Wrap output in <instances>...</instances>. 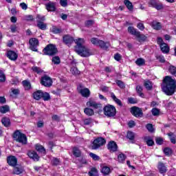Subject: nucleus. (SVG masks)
I'll return each instance as SVG.
<instances>
[{"mask_svg": "<svg viewBox=\"0 0 176 176\" xmlns=\"http://www.w3.org/2000/svg\"><path fill=\"white\" fill-rule=\"evenodd\" d=\"M162 91L166 96H173L176 91V80L171 76H166L163 81Z\"/></svg>", "mask_w": 176, "mask_h": 176, "instance_id": "1", "label": "nucleus"}, {"mask_svg": "<svg viewBox=\"0 0 176 176\" xmlns=\"http://www.w3.org/2000/svg\"><path fill=\"white\" fill-rule=\"evenodd\" d=\"M13 138L16 142H19V144H21L22 145H27V135L20 131H16L14 133Z\"/></svg>", "mask_w": 176, "mask_h": 176, "instance_id": "2", "label": "nucleus"}, {"mask_svg": "<svg viewBox=\"0 0 176 176\" xmlns=\"http://www.w3.org/2000/svg\"><path fill=\"white\" fill-rule=\"evenodd\" d=\"M91 43L95 46H99V47H101V49H104V50H107V49L111 46L109 43H105L102 40H100L98 38L94 37L91 38Z\"/></svg>", "mask_w": 176, "mask_h": 176, "instance_id": "3", "label": "nucleus"}, {"mask_svg": "<svg viewBox=\"0 0 176 176\" xmlns=\"http://www.w3.org/2000/svg\"><path fill=\"white\" fill-rule=\"evenodd\" d=\"M107 141L103 138L95 139L91 144V148L94 150L100 149L101 146L105 145Z\"/></svg>", "mask_w": 176, "mask_h": 176, "instance_id": "4", "label": "nucleus"}, {"mask_svg": "<svg viewBox=\"0 0 176 176\" xmlns=\"http://www.w3.org/2000/svg\"><path fill=\"white\" fill-rule=\"evenodd\" d=\"M104 113L106 116H108V118H113V116H115L116 115V108L113 107V105H107L103 109Z\"/></svg>", "mask_w": 176, "mask_h": 176, "instance_id": "5", "label": "nucleus"}, {"mask_svg": "<svg viewBox=\"0 0 176 176\" xmlns=\"http://www.w3.org/2000/svg\"><path fill=\"white\" fill-rule=\"evenodd\" d=\"M43 53L45 56H54L57 53V48L56 45L50 44L44 48Z\"/></svg>", "mask_w": 176, "mask_h": 176, "instance_id": "6", "label": "nucleus"}, {"mask_svg": "<svg viewBox=\"0 0 176 176\" xmlns=\"http://www.w3.org/2000/svg\"><path fill=\"white\" fill-rule=\"evenodd\" d=\"M36 19L37 27L40 30L45 31V30H46L47 27V25L43 23V21H45V16L41 15H37Z\"/></svg>", "mask_w": 176, "mask_h": 176, "instance_id": "7", "label": "nucleus"}, {"mask_svg": "<svg viewBox=\"0 0 176 176\" xmlns=\"http://www.w3.org/2000/svg\"><path fill=\"white\" fill-rule=\"evenodd\" d=\"M76 52L79 56H81V57H89V56L91 55L90 50L86 46L82 47L80 50L78 49Z\"/></svg>", "mask_w": 176, "mask_h": 176, "instance_id": "8", "label": "nucleus"}, {"mask_svg": "<svg viewBox=\"0 0 176 176\" xmlns=\"http://www.w3.org/2000/svg\"><path fill=\"white\" fill-rule=\"evenodd\" d=\"M148 6H151V8H155V9H157V10H162V9H163L164 8L163 4L157 0H151L148 2Z\"/></svg>", "mask_w": 176, "mask_h": 176, "instance_id": "9", "label": "nucleus"}, {"mask_svg": "<svg viewBox=\"0 0 176 176\" xmlns=\"http://www.w3.org/2000/svg\"><path fill=\"white\" fill-rule=\"evenodd\" d=\"M29 43L30 45L31 50H32L33 52H38V49H36V47H38L39 45V41L37 38H30L29 41Z\"/></svg>", "mask_w": 176, "mask_h": 176, "instance_id": "10", "label": "nucleus"}, {"mask_svg": "<svg viewBox=\"0 0 176 176\" xmlns=\"http://www.w3.org/2000/svg\"><path fill=\"white\" fill-rule=\"evenodd\" d=\"M131 113L135 118H142L143 115L142 110L137 107L131 108Z\"/></svg>", "mask_w": 176, "mask_h": 176, "instance_id": "11", "label": "nucleus"}, {"mask_svg": "<svg viewBox=\"0 0 176 176\" xmlns=\"http://www.w3.org/2000/svg\"><path fill=\"white\" fill-rule=\"evenodd\" d=\"M52 83H53V81H52V78H50V77L47 76L42 77L41 85H43V86H45V87H50Z\"/></svg>", "mask_w": 176, "mask_h": 176, "instance_id": "12", "label": "nucleus"}, {"mask_svg": "<svg viewBox=\"0 0 176 176\" xmlns=\"http://www.w3.org/2000/svg\"><path fill=\"white\" fill-rule=\"evenodd\" d=\"M75 43H76V52L80 49H82V47H85V39L83 38H78L76 40H74Z\"/></svg>", "mask_w": 176, "mask_h": 176, "instance_id": "13", "label": "nucleus"}, {"mask_svg": "<svg viewBox=\"0 0 176 176\" xmlns=\"http://www.w3.org/2000/svg\"><path fill=\"white\" fill-rule=\"evenodd\" d=\"M7 162L9 166L14 167L17 165V158L13 155H10L7 158Z\"/></svg>", "mask_w": 176, "mask_h": 176, "instance_id": "14", "label": "nucleus"}, {"mask_svg": "<svg viewBox=\"0 0 176 176\" xmlns=\"http://www.w3.org/2000/svg\"><path fill=\"white\" fill-rule=\"evenodd\" d=\"M74 37L69 35H65L63 36V42L67 46H71V44L74 43Z\"/></svg>", "mask_w": 176, "mask_h": 176, "instance_id": "15", "label": "nucleus"}, {"mask_svg": "<svg viewBox=\"0 0 176 176\" xmlns=\"http://www.w3.org/2000/svg\"><path fill=\"white\" fill-rule=\"evenodd\" d=\"M28 156L30 159H32V160H34V162H38L39 161V155H38L36 152H35L34 151H28Z\"/></svg>", "mask_w": 176, "mask_h": 176, "instance_id": "16", "label": "nucleus"}, {"mask_svg": "<svg viewBox=\"0 0 176 176\" xmlns=\"http://www.w3.org/2000/svg\"><path fill=\"white\" fill-rule=\"evenodd\" d=\"M107 148L110 152H116L118 151V144H116V142L111 141L109 142Z\"/></svg>", "mask_w": 176, "mask_h": 176, "instance_id": "17", "label": "nucleus"}, {"mask_svg": "<svg viewBox=\"0 0 176 176\" xmlns=\"http://www.w3.org/2000/svg\"><path fill=\"white\" fill-rule=\"evenodd\" d=\"M7 57H8V58L12 61H16L19 57V55H17V54L14 51L10 50L7 52Z\"/></svg>", "mask_w": 176, "mask_h": 176, "instance_id": "18", "label": "nucleus"}, {"mask_svg": "<svg viewBox=\"0 0 176 176\" xmlns=\"http://www.w3.org/2000/svg\"><path fill=\"white\" fill-rule=\"evenodd\" d=\"M45 8L48 12H55L56 10V3L50 1L45 4Z\"/></svg>", "mask_w": 176, "mask_h": 176, "instance_id": "19", "label": "nucleus"}, {"mask_svg": "<svg viewBox=\"0 0 176 176\" xmlns=\"http://www.w3.org/2000/svg\"><path fill=\"white\" fill-rule=\"evenodd\" d=\"M78 90L82 97H89L90 96V90L87 88L80 89L78 87Z\"/></svg>", "mask_w": 176, "mask_h": 176, "instance_id": "20", "label": "nucleus"}, {"mask_svg": "<svg viewBox=\"0 0 176 176\" xmlns=\"http://www.w3.org/2000/svg\"><path fill=\"white\" fill-rule=\"evenodd\" d=\"M24 172V168L21 166H14L13 174L16 175H20V174H23Z\"/></svg>", "mask_w": 176, "mask_h": 176, "instance_id": "21", "label": "nucleus"}, {"mask_svg": "<svg viewBox=\"0 0 176 176\" xmlns=\"http://www.w3.org/2000/svg\"><path fill=\"white\" fill-rule=\"evenodd\" d=\"M101 104L93 101L89 100L87 102V107H91L92 108H94L95 109H97L98 108H100Z\"/></svg>", "mask_w": 176, "mask_h": 176, "instance_id": "22", "label": "nucleus"}, {"mask_svg": "<svg viewBox=\"0 0 176 176\" xmlns=\"http://www.w3.org/2000/svg\"><path fill=\"white\" fill-rule=\"evenodd\" d=\"M158 169L161 174H164V173H167V168H166V166H164V164H163L162 162H160L158 164Z\"/></svg>", "mask_w": 176, "mask_h": 176, "instance_id": "23", "label": "nucleus"}, {"mask_svg": "<svg viewBox=\"0 0 176 176\" xmlns=\"http://www.w3.org/2000/svg\"><path fill=\"white\" fill-rule=\"evenodd\" d=\"M151 27L157 31H159V30H162V24L156 21H153L151 23Z\"/></svg>", "mask_w": 176, "mask_h": 176, "instance_id": "24", "label": "nucleus"}, {"mask_svg": "<svg viewBox=\"0 0 176 176\" xmlns=\"http://www.w3.org/2000/svg\"><path fill=\"white\" fill-rule=\"evenodd\" d=\"M42 96H43V92H42V91L38 90L33 93V98L34 100H41V98H42Z\"/></svg>", "mask_w": 176, "mask_h": 176, "instance_id": "25", "label": "nucleus"}, {"mask_svg": "<svg viewBox=\"0 0 176 176\" xmlns=\"http://www.w3.org/2000/svg\"><path fill=\"white\" fill-rule=\"evenodd\" d=\"M160 47L162 53H168V52H170V47H168V45H167V44H166L165 43L161 44Z\"/></svg>", "mask_w": 176, "mask_h": 176, "instance_id": "26", "label": "nucleus"}, {"mask_svg": "<svg viewBox=\"0 0 176 176\" xmlns=\"http://www.w3.org/2000/svg\"><path fill=\"white\" fill-rule=\"evenodd\" d=\"M1 123L5 127H9L10 126V119L7 117H4L1 119Z\"/></svg>", "mask_w": 176, "mask_h": 176, "instance_id": "27", "label": "nucleus"}, {"mask_svg": "<svg viewBox=\"0 0 176 176\" xmlns=\"http://www.w3.org/2000/svg\"><path fill=\"white\" fill-rule=\"evenodd\" d=\"M135 36L138 38V42H144V41H146V36L141 34L140 32L136 34Z\"/></svg>", "mask_w": 176, "mask_h": 176, "instance_id": "28", "label": "nucleus"}, {"mask_svg": "<svg viewBox=\"0 0 176 176\" xmlns=\"http://www.w3.org/2000/svg\"><path fill=\"white\" fill-rule=\"evenodd\" d=\"M36 149L40 153H42L43 155H46V150L45 149V147H43L41 145L36 144Z\"/></svg>", "mask_w": 176, "mask_h": 176, "instance_id": "29", "label": "nucleus"}, {"mask_svg": "<svg viewBox=\"0 0 176 176\" xmlns=\"http://www.w3.org/2000/svg\"><path fill=\"white\" fill-rule=\"evenodd\" d=\"M101 173L103 175H109L111 173V168L108 166H103L102 168Z\"/></svg>", "mask_w": 176, "mask_h": 176, "instance_id": "30", "label": "nucleus"}, {"mask_svg": "<svg viewBox=\"0 0 176 176\" xmlns=\"http://www.w3.org/2000/svg\"><path fill=\"white\" fill-rule=\"evenodd\" d=\"M128 32H129V34H131V35H135V36H136L140 32L137 31V30H135V28H134L133 27L129 26L128 28Z\"/></svg>", "mask_w": 176, "mask_h": 176, "instance_id": "31", "label": "nucleus"}, {"mask_svg": "<svg viewBox=\"0 0 176 176\" xmlns=\"http://www.w3.org/2000/svg\"><path fill=\"white\" fill-rule=\"evenodd\" d=\"M88 174L89 176H98V170L96 168H91Z\"/></svg>", "mask_w": 176, "mask_h": 176, "instance_id": "32", "label": "nucleus"}, {"mask_svg": "<svg viewBox=\"0 0 176 176\" xmlns=\"http://www.w3.org/2000/svg\"><path fill=\"white\" fill-rule=\"evenodd\" d=\"M124 3L125 6H126L127 9H129V10H133L134 9V7L133 6V3L130 2V1L125 0L124 1Z\"/></svg>", "mask_w": 176, "mask_h": 176, "instance_id": "33", "label": "nucleus"}, {"mask_svg": "<svg viewBox=\"0 0 176 176\" xmlns=\"http://www.w3.org/2000/svg\"><path fill=\"white\" fill-rule=\"evenodd\" d=\"M111 97L113 100V101H115V102L118 104V105H119L120 107H122V101H120L119 99H118V98H116V96H115V94L111 93Z\"/></svg>", "mask_w": 176, "mask_h": 176, "instance_id": "34", "label": "nucleus"}, {"mask_svg": "<svg viewBox=\"0 0 176 176\" xmlns=\"http://www.w3.org/2000/svg\"><path fill=\"white\" fill-rule=\"evenodd\" d=\"M84 112L85 115H87L88 116H91L94 115V110L90 109V108H85L84 109Z\"/></svg>", "mask_w": 176, "mask_h": 176, "instance_id": "35", "label": "nucleus"}, {"mask_svg": "<svg viewBox=\"0 0 176 176\" xmlns=\"http://www.w3.org/2000/svg\"><path fill=\"white\" fill-rule=\"evenodd\" d=\"M135 64L139 67H142V65H145V59L141 58H138L135 61Z\"/></svg>", "mask_w": 176, "mask_h": 176, "instance_id": "36", "label": "nucleus"}, {"mask_svg": "<svg viewBox=\"0 0 176 176\" xmlns=\"http://www.w3.org/2000/svg\"><path fill=\"white\" fill-rule=\"evenodd\" d=\"M118 160L119 163H123L126 160V155L121 153L118 156Z\"/></svg>", "mask_w": 176, "mask_h": 176, "instance_id": "37", "label": "nucleus"}, {"mask_svg": "<svg viewBox=\"0 0 176 176\" xmlns=\"http://www.w3.org/2000/svg\"><path fill=\"white\" fill-rule=\"evenodd\" d=\"M10 108L8 105H4L0 107L1 113H6V112H9Z\"/></svg>", "mask_w": 176, "mask_h": 176, "instance_id": "38", "label": "nucleus"}, {"mask_svg": "<svg viewBox=\"0 0 176 176\" xmlns=\"http://www.w3.org/2000/svg\"><path fill=\"white\" fill-rule=\"evenodd\" d=\"M22 83L25 88V90H30V89H31V83H30L29 81L23 80Z\"/></svg>", "mask_w": 176, "mask_h": 176, "instance_id": "39", "label": "nucleus"}, {"mask_svg": "<svg viewBox=\"0 0 176 176\" xmlns=\"http://www.w3.org/2000/svg\"><path fill=\"white\" fill-rule=\"evenodd\" d=\"M136 91L140 96V97H142V98H144V94H142V87L138 85L136 87Z\"/></svg>", "mask_w": 176, "mask_h": 176, "instance_id": "40", "label": "nucleus"}, {"mask_svg": "<svg viewBox=\"0 0 176 176\" xmlns=\"http://www.w3.org/2000/svg\"><path fill=\"white\" fill-rule=\"evenodd\" d=\"M168 135L170 137V140L172 142V144H175L176 142V135H174L173 133H168Z\"/></svg>", "mask_w": 176, "mask_h": 176, "instance_id": "41", "label": "nucleus"}, {"mask_svg": "<svg viewBox=\"0 0 176 176\" xmlns=\"http://www.w3.org/2000/svg\"><path fill=\"white\" fill-rule=\"evenodd\" d=\"M73 155H74L76 157H80V150H79V148H78L77 147H74L73 148Z\"/></svg>", "mask_w": 176, "mask_h": 176, "instance_id": "42", "label": "nucleus"}, {"mask_svg": "<svg viewBox=\"0 0 176 176\" xmlns=\"http://www.w3.org/2000/svg\"><path fill=\"white\" fill-rule=\"evenodd\" d=\"M144 87L147 90H151L152 89V82L150 80H146L144 81Z\"/></svg>", "mask_w": 176, "mask_h": 176, "instance_id": "43", "label": "nucleus"}, {"mask_svg": "<svg viewBox=\"0 0 176 176\" xmlns=\"http://www.w3.org/2000/svg\"><path fill=\"white\" fill-rule=\"evenodd\" d=\"M145 141L148 146H152L155 144V142L150 138H145Z\"/></svg>", "mask_w": 176, "mask_h": 176, "instance_id": "44", "label": "nucleus"}, {"mask_svg": "<svg viewBox=\"0 0 176 176\" xmlns=\"http://www.w3.org/2000/svg\"><path fill=\"white\" fill-rule=\"evenodd\" d=\"M42 98H43L44 101H49L50 100V95L47 92H43Z\"/></svg>", "mask_w": 176, "mask_h": 176, "instance_id": "45", "label": "nucleus"}, {"mask_svg": "<svg viewBox=\"0 0 176 176\" xmlns=\"http://www.w3.org/2000/svg\"><path fill=\"white\" fill-rule=\"evenodd\" d=\"M169 72L171 74V75H174V76H176V67L173 65L170 66Z\"/></svg>", "mask_w": 176, "mask_h": 176, "instance_id": "46", "label": "nucleus"}, {"mask_svg": "<svg viewBox=\"0 0 176 176\" xmlns=\"http://www.w3.org/2000/svg\"><path fill=\"white\" fill-rule=\"evenodd\" d=\"M6 80V76L2 71H0V82L3 83Z\"/></svg>", "mask_w": 176, "mask_h": 176, "instance_id": "47", "label": "nucleus"}, {"mask_svg": "<svg viewBox=\"0 0 176 176\" xmlns=\"http://www.w3.org/2000/svg\"><path fill=\"white\" fill-rule=\"evenodd\" d=\"M89 156H90V157H91L93 159V160H95V161L100 160V156H98L93 153H90Z\"/></svg>", "mask_w": 176, "mask_h": 176, "instance_id": "48", "label": "nucleus"}, {"mask_svg": "<svg viewBox=\"0 0 176 176\" xmlns=\"http://www.w3.org/2000/svg\"><path fill=\"white\" fill-rule=\"evenodd\" d=\"M52 63H54V64H60V57L58 56H54L52 58Z\"/></svg>", "mask_w": 176, "mask_h": 176, "instance_id": "49", "label": "nucleus"}, {"mask_svg": "<svg viewBox=\"0 0 176 176\" xmlns=\"http://www.w3.org/2000/svg\"><path fill=\"white\" fill-rule=\"evenodd\" d=\"M116 83L120 87V89H124V82H123L122 80H117Z\"/></svg>", "mask_w": 176, "mask_h": 176, "instance_id": "50", "label": "nucleus"}, {"mask_svg": "<svg viewBox=\"0 0 176 176\" xmlns=\"http://www.w3.org/2000/svg\"><path fill=\"white\" fill-rule=\"evenodd\" d=\"M71 72L73 75H79L80 72L76 67H72L71 69Z\"/></svg>", "mask_w": 176, "mask_h": 176, "instance_id": "51", "label": "nucleus"}, {"mask_svg": "<svg viewBox=\"0 0 176 176\" xmlns=\"http://www.w3.org/2000/svg\"><path fill=\"white\" fill-rule=\"evenodd\" d=\"M128 102L129 104H137L138 102V100H137V99L134 98H129Z\"/></svg>", "mask_w": 176, "mask_h": 176, "instance_id": "52", "label": "nucleus"}, {"mask_svg": "<svg viewBox=\"0 0 176 176\" xmlns=\"http://www.w3.org/2000/svg\"><path fill=\"white\" fill-rule=\"evenodd\" d=\"M126 138H129V140H134V133L132 131H128L126 134Z\"/></svg>", "mask_w": 176, "mask_h": 176, "instance_id": "53", "label": "nucleus"}, {"mask_svg": "<svg viewBox=\"0 0 176 176\" xmlns=\"http://www.w3.org/2000/svg\"><path fill=\"white\" fill-rule=\"evenodd\" d=\"M32 69L34 72H36V74H42L43 72V70L38 67H33Z\"/></svg>", "mask_w": 176, "mask_h": 176, "instance_id": "54", "label": "nucleus"}, {"mask_svg": "<svg viewBox=\"0 0 176 176\" xmlns=\"http://www.w3.org/2000/svg\"><path fill=\"white\" fill-rule=\"evenodd\" d=\"M52 164H54V166H58V164H60V160H58V158H53L52 160Z\"/></svg>", "mask_w": 176, "mask_h": 176, "instance_id": "55", "label": "nucleus"}, {"mask_svg": "<svg viewBox=\"0 0 176 176\" xmlns=\"http://www.w3.org/2000/svg\"><path fill=\"white\" fill-rule=\"evenodd\" d=\"M151 112H152L153 116H157V115H159L160 111H159V109H157L156 108H153V109H152Z\"/></svg>", "mask_w": 176, "mask_h": 176, "instance_id": "56", "label": "nucleus"}, {"mask_svg": "<svg viewBox=\"0 0 176 176\" xmlns=\"http://www.w3.org/2000/svg\"><path fill=\"white\" fill-rule=\"evenodd\" d=\"M60 4L61 5V6H63V8H65L68 5V0H60Z\"/></svg>", "mask_w": 176, "mask_h": 176, "instance_id": "57", "label": "nucleus"}, {"mask_svg": "<svg viewBox=\"0 0 176 176\" xmlns=\"http://www.w3.org/2000/svg\"><path fill=\"white\" fill-rule=\"evenodd\" d=\"M147 130L150 131V133H153V126L152 124H147L146 126Z\"/></svg>", "mask_w": 176, "mask_h": 176, "instance_id": "58", "label": "nucleus"}, {"mask_svg": "<svg viewBox=\"0 0 176 176\" xmlns=\"http://www.w3.org/2000/svg\"><path fill=\"white\" fill-rule=\"evenodd\" d=\"M164 153L166 155L168 156V155H171V149L170 148H166L164 149Z\"/></svg>", "mask_w": 176, "mask_h": 176, "instance_id": "59", "label": "nucleus"}, {"mask_svg": "<svg viewBox=\"0 0 176 176\" xmlns=\"http://www.w3.org/2000/svg\"><path fill=\"white\" fill-rule=\"evenodd\" d=\"M11 91L12 93V94H14V96H17L18 94H20V90H19V89H11Z\"/></svg>", "mask_w": 176, "mask_h": 176, "instance_id": "60", "label": "nucleus"}, {"mask_svg": "<svg viewBox=\"0 0 176 176\" xmlns=\"http://www.w3.org/2000/svg\"><path fill=\"white\" fill-rule=\"evenodd\" d=\"M155 142L157 145H162V144H163V139L162 138H157Z\"/></svg>", "mask_w": 176, "mask_h": 176, "instance_id": "61", "label": "nucleus"}, {"mask_svg": "<svg viewBox=\"0 0 176 176\" xmlns=\"http://www.w3.org/2000/svg\"><path fill=\"white\" fill-rule=\"evenodd\" d=\"M138 28L140 30V31H144L145 30V26L144 25V23H139L138 24Z\"/></svg>", "mask_w": 176, "mask_h": 176, "instance_id": "62", "label": "nucleus"}, {"mask_svg": "<svg viewBox=\"0 0 176 176\" xmlns=\"http://www.w3.org/2000/svg\"><path fill=\"white\" fill-rule=\"evenodd\" d=\"M91 124V119L90 118H87L84 120V124H85V126H89V124Z\"/></svg>", "mask_w": 176, "mask_h": 176, "instance_id": "63", "label": "nucleus"}, {"mask_svg": "<svg viewBox=\"0 0 176 176\" xmlns=\"http://www.w3.org/2000/svg\"><path fill=\"white\" fill-rule=\"evenodd\" d=\"M157 59L158 60V61H160V63H164L166 61V60L164 59V56H158L157 57Z\"/></svg>", "mask_w": 176, "mask_h": 176, "instance_id": "64", "label": "nucleus"}]
</instances>
